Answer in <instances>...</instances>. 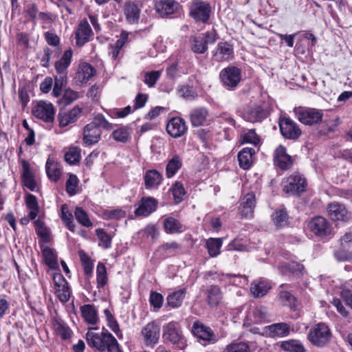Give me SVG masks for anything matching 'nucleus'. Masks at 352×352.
<instances>
[{"label":"nucleus","mask_w":352,"mask_h":352,"mask_svg":"<svg viewBox=\"0 0 352 352\" xmlns=\"http://www.w3.org/2000/svg\"><path fill=\"white\" fill-rule=\"evenodd\" d=\"M171 191L173 192V198L176 204H179L184 199L186 195V190L183 184L179 182H175L172 187Z\"/></svg>","instance_id":"53"},{"label":"nucleus","mask_w":352,"mask_h":352,"mask_svg":"<svg viewBox=\"0 0 352 352\" xmlns=\"http://www.w3.org/2000/svg\"><path fill=\"white\" fill-rule=\"evenodd\" d=\"M327 214L333 221H346L350 218V214L345 206L338 202H332L328 205Z\"/></svg>","instance_id":"20"},{"label":"nucleus","mask_w":352,"mask_h":352,"mask_svg":"<svg viewBox=\"0 0 352 352\" xmlns=\"http://www.w3.org/2000/svg\"><path fill=\"white\" fill-rule=\"evenodd\" d=\"M219 77L223 87L228 90H234L241 80L240 69L234 66H230L222 69Z\"/></svg>","instance_id":"6"},{"label":"nucleus","mask_w":352,"mask_h":352,"mask_svg":"<svg viewBox=\"0 0 352 352\" xmlns=\"http://www.w3.org/2000/svg\"><path fill=\"white\" fill-rule=\"evenodd\" d=\"M211 7L204 1L194 3L190 7V16L196 21L207 23L210 15Z\"/></svg>","instance_id":"11"},{"label":"nucleus","mask_w":352,"mask_h":352,"mask_svg":"<svg viewBox=\"0 0 352 352\" xmlns=\"http://www.w3.org/2000/svg\"><path fill=\"white\" fill-rule=\"evenodd\" d=\"M309 229L317 236H327L331 232V228L327 219L322 217H316L309 223Z\"/></svg>","instance_id":"18"},{"label":"nucleus","mask_w":352,"mask_h":352,"mask_svg":"<svg viewBox=\"0 0 352 352\" xmlns=\"http://www.w3.org/2000/svg\"><path fill=\"white\" fill-rule=\"evenodd\" d=\"M81 316L85 321L90 324H97L100 320L98 311L92 305H84L80 308Z\"/></svg>","instance_id":"30"},{"label":"nucleus","mask_w":352,"mask_h":352,"mask_svg":"<svg viewBox=\"0 0 352 352\" xmlns=\"http://www.w3.org/2000/svg\"><path fill=\"white\" fill-rule=\"evenodd\" d=\"M161 76L160 71L146 72L144 74V82L149 87H153Z\"/></svg>","instance_id":"63"},{"label":"nucleus","mask_w":352,"mask_h":352,"mask_svg":"<svg viewBox=\"0 0 352 352\" xmlns=\"http://www.w3.org/2000/svg\"><path fill=\"white\" fill-rule=\"evenodd\" d=\"M54 283V293L56 297L62 302H66L69 300L71 291L66 279L60 273H55L53 276Z\"/></svg>","instance_id":"9"},{"label":"nucleus","mask_w":352,"mask_h":352,"mask_svg":"<svg viewBox=\"0 0 352 352\" xmlns=\"http://www.w3.org/2000/svg\"><path fill=\"white\" fill-rule=\"evenodd\" d=\"M280 297L286 305L289 306L292 309H296V299L290 292L280 291Z\"/></svg>","instance_id":"64"},{"label":"nucleus","mask_w":352,"mask_h":352,"mask_svg":"<svg viewBox=\"0 0 352 352\" xmlns=\"http://www.w3.org/2000/svg\"><path fill=\"white\" fill-rule=\"evenodd\" d=\"M52 327L55 333L60 336L62 339L67 340L72 337V331L63 320L58 318H54Z\"/></svg>","instance_id":"38"},{"label":"nucleus","mask_w":352,"mask_h":352,"mask_svg":"<svg viewBox=\"0 0 352 352\" xmlns=\"http://www.w3.org/2000/svg\"><path fill=\"white\" fill-rule=\"evenodd\" d=\"M67 75L57 74L54 78V85L52 90V96L58 98L63 94V89L66 87Z\"/></svg>","instance_id":"44"},{"label":"nucleus","mask_w":352,"mask_h":352,"mask_svg":"<svg viewBox=\"0 0 352 352\" xmlns=\"http://www.w3.org/2000/svg\"><path fill=\"white\" fill-rule=\"evenodd\" d=\"M272 221L276 226L283 227L287 224L288 217L285 209L276 210L272 214Z\"/></svg>","instance_id":"54"},{"label":"nucleus","mask_w":352,"mask_h":352,"mask_svg":"<svg viewBox=\"0 0 352 352\" xmlns=\"http://www.w3.org/2000/svg\"><path fill=\"white\" fill-rule=\"evenodd\" d=\"M27 207L30 210L29 213L30 218L34 219L38 215L39 207L36 197L32 194H28L25 197Z\"/></svg>","instance_id":"48"},{"label":"nucleus","mask_w":352,"mask_h":352,"mask_svg":"<svg viewBox=\"0 0 352 352\" xmlns=\"http://www.w3.org/2000/svg\"><path fill=\"white\" fill-rule=\"evenodd\" d=\"M306 181L299 173H293L283 182V190L287 193L299 195L305 191Z\"/></svg>","instance_id":"7"},{"label":"nucleus","mask_w":352,"mask_h":352,"mask_svg":"<svg viewBox=\"0 0 352 352\" xmlns=\"http://www.w3.org/2000/svg\"><path fill=\"white\" fill-rule=\"evenodd\" d=\"M45 263L52 269H56L58 266L57 257L50 247H44L42 250Z\"/></svg>","instance_id":"51"},{"label":"nucleus","mask_w":352,"mask_h":352,"mask_svg":"<svg viewBox=\"0 0 352 352\" xmlns=\"http://www.w3.org/2000/svg\"><path fill=\"white\" fill-rule=\"evenodd\" d=\"M221 245L222 240L220 238H210L206 241L208 254L212 257H215L220 254Z\"/></svg>","instance_id":"46"},{"label":"nucleus","mask_w":352,"mask_h":352,"mask_svg":"<svg viewBox=\"0 0 352 352\" xmlns=\"http://www.w3.org/2000/svg\"><path fill=\"white\" fill-rule=\"evenodd\" d=\"M72 54V50H67L61 58L55 63L54 67L57 74L67 75V69L71 63Z\"/></svg>","instance_id":"34"},{"label":"nucleus","mask_w":352,"mask_h":352,"mask_svg":"<svg viewBox=\"0 0 352 352\" xmlns=\"http://www.w3.org/2000/svg\"><path fill=\"white\" fill-rule=\"evenodd\" d=\"M268 116L267 111L261 105L253 104L248 107L244 111L243 118L245 120L255 123L260 122Z\"/></svg>","instance_id":"15"},{"label":"nucleus","mask_w":352,"mask_h":352,"mask_svg":"<svg viewBox=\"0 0 352 352\" xmlns=\"http://www.w3.org/2000/svg\"><path fill=\"white\" fill-rule=\"evenodd\" d=\"M280 347L287 351L289 352H305L303 345L299 340H289L283 341L280 343Z\"/></svg>","instance_id":"49"},{"label":"nucleus","mask_w":352,"mask_h":352,"mask_svg":"<svg viewBox=\"0 0 352 352\" xmlns=\"http://www.w3.org/2000/svg\"><path fill=\"white\" fill-rule=\"evenodd\" d=\"M302 270L303 266L295 262L282 264L279 266V270L283 274H285L287 272H301Z\"/></svg>","instance_id":"59"},{"label":"nucleus","mask_w":352,"mask_h":352,"mask_svg":"<svg viewBox=\"0 0 352 352\" xmlns=\"http://www.w3.org/2000/svg\"><path fill=\"white\" fill-rule=\"evenodd\" d=\"M265 329L271 338H283L289 334V327L285 322L272 324Z\"/></svg>","instance_id":"31"},{"label":"nucleus","mask_w":352,"mask_h":352,"mask_svg":"<svg viewBox=\"0 0 352 352\" xmlns=\"http://www.w3.org/2000/svg\"><path fill=\"white\" fill-rule=\"evenodd\" d=\"M271 289V285L267 280L260 279L252 283L251 292L254 297L259 298L265 296Z\"/></svg>","instance_id":"35"},{"label":"nucleus","mask_w":352,"mask_h":352,"mask_svg":"<svg viewBox=\"0 0 352 352\" xmlns=\"http://www.w3.org/2000/svg\"><path fill=\"white\" fill-rule=\"evenodd\" d=\"M166 131L174 138L182 136L187 131L185 120L179 117L171 118L166 124Z\"/></svg>","instance_id":"19"},{"label":"nucleus","mask_w":352,"mask_h":352,"mask_svg":"<svg viewBox=\"0 0 352 352\" xmlns=\"http://www.w3.org/2000/svg\"><path fill=\"white\" fill-rule=\"evenodd\" d=\"M164 227L168 233L173 234L182 232V225L178 220L172 217H168L164 219Z\"/></svg>","instance_id":"45"},{"label":"nucleus","mask_w":352,"mask_h":352,"mask_svg":"<svg viewBox=\"0 0 352 352\" xmlns=\"http://www.w3.org/2000/svg\"><path fill=\"white\" fill-rule=\"evenodd\" d=\"M81 150L78 146H71L65 154V160L69 164H76L80 162Z\"/></svg>","instance_id":"50"},{"label":"nucleus","mask_w":352,"mask_h":352,"mask_svg":"<svg viewBox=\"0 0 352 352\" xmlns=\"http://www.w3.org/2000/svg\"><path fill=\"white\" fill-rule=\"evenodd\" d=\"M34 223L36 234L43 241L48 242L50 241V232L48 229L45 226L44 222L41 219H38Z\"/></svg>","instance_id":"56"},{"label":"nucleus","mask_w":352,"mask_h":352,"mask_svg":"<svg viewBox=\"0 0 352 352\" xmlns=\"http://www.w3.org/2000/svg\"><path fill=\"white\" fill-rule=\"evenodd\" d=\"M248 320L256 324L268 322L271 320V314L266 307L256 305L250 307L247 311Z\"/></svg>","instance_id":"12"},{"label":"nucleus","mask_w":352,"mask_h":352,"mask_svg":"<svg viewBox=\"0 0 352 352\" xmlns=\"http://www.w3.org/2000/svg\"><path fill=\"white\" fill-rule=\"evenodd\" d=\"M144 179L146 188L151 189L158 186L161 184L163 177L156 170H148L146 172Z\"/></svg>","instance_id":"39"},{"label":"nucleus","mask_w":352,"mask_h":352,"mask_svg":"<svg viewBox=\"0 0 352 352\" xmlns=\"http://www.w3.org/2000/svg\"><path fill=\"white\" fill-rule=\"evenodd\" d=\"M124 11L127 21L130 23H138L140 19V8L132 1L126 2Z\"/></svg>","instance_id":"32"},{"label":"nucleus","mask_w":352,"mask_h":352,"mask_svg":"<svg viewBox=\"0 0 352 352\" xmlns=\"http://www.w3.org/2000/svg\"><path fill=\"white\" fill-rule=\"evenodd\" d=\"M157 201L153 197H142L138 207L135 210L136 216L146 217L156 210Z\"/></svg>","instance_id":"23"},{"label":"nucleus","mask_w":352,"mask_h":352,"mask_svg":"<svg viewBox=\"0 0 352 352\" xmlns=\"http://www.w3.org/2000/svg\"><path fill=\"white\" fill-rule=\"evenodd\" d=\"M186 294V288H180L177 290L172 292L168 295L166 298L167 304L173 308L180 307L184 299Z\"/></svg>","instance_id":"40"},{"label":"nucleus","mask_w":352,"mask_h":352,"mask_svg":"<svg viewBox=\"0 0 352 352\" xmlns=\"http://www.w3.org/2000/svg\"><path fill=\"white\" fill-rule=\"evenodd\" d=\"M98 327H89L86 333V340L90 347L96 348L100 352H122L116 338L104 327L100 333L93 332Z\"/></svg>","instance_id":"1"},{"label":"nucleus","mask_w":352,"mask_h":352,"mask_svg":"<svg viewBox=\"0 0 352 352\" xmlns=\"http://www.w3.org/2000/svg\"><path fill=\"white\" fill-rule=\"evenodd\" d=\"M281 134L287 139H297L301 134L298 124L288 118H282L279 122Z\"/></svg>","instance_id":"14"},{"label":"nucleus","mask_w":352,"mask_h":352,"mask_svg":"<svg viewBox=\"0 0 352 352\" xmlns=\"http://www.w3.org/2000/svg\"><path fill=\"white\" fill-rule=\"evenodd\" d=\"M256 204L255 195L253 192L248 193L241 201L239 208L241 216L244 217H250L254 212V208Z\"/></svg>","instance_id":"27"},{"label":"nucleus","mask_w":352,"mask_h":352,"mask_svg":"<svg viewBox=\"0 0 352 352\" xmlns=\"http://www.w3.org/2000/svg\"><path fill=\"white\" fill-rule=\"evenodd\" d=\"M331 331L329 327L323 322L313 326L309 331L307 338L314 345L319 347L324 346L331 340Z\"/></svg>","instance_id":"3"},{"label":"nucleus","mask_w":352,"mask_h":352,"mask_svg":"<svg viewBox=\"0 0 352 352\" xmlns=\"http://www.w3.org/2000/svg\"><path fill=\"white\" fill-rule=\"evenodd\" d=\"M89 124L94 125L100 129L102 128L105 130L110 131L113 129V124L110 123L102 114L96 115Z\"/></svg>","instance_id":"55"},{"label":"nucleus","mask_w":352,"mask_h":352,"mask_svg":"<svg viewBox=\"0 0 352 352\" xmlns=\"http://www.w3.org/2000/svg\"><path fill=\"white\" fill-rule=\"evenodd\" d=\"M189 116L193 126H203L207 123L208 111L205 107H197L190 111Z\"/></svg>","instance_id":"29"},{"label":"nucleus","mask_w":352,"mask_h":352,"mask_svg":"<svg viewBox=\"0 0 352 352\" xmlns=\"http://www.w3.org/2000/svg\"><path fill=\"white\" fill-rule=\"evenodd\" d=\"M116 142L126 143L131 139V132L126 126H121L114 129L110 136Z\"/></svg>","instance_id":"42"},{"label":"nucleus","mask_w":352,"mask_h":352,"mask_svg":"<svg viewBox=\"0 0 352 352\" xmlns=\"http://www.w3.org/2000/svg\"><path fill=\"white\" fill-rule=\"evenodd\" d=\"M233 56V47L228 42L219 43L215 51L213 52L212 54L213 59L217 62L228 60L232 58Z\"/></svg>","instance_id":"21"},{"label":"nucleus","mask_w":352,"mask_h":352,"mask_svg":"<svg viewBox=\"0 0 352 352\" xmlns=\"http://www.w3.org/2000/svg\"><path fill=\"white\" fill-rule=\"evenodd\" d=\"M224 352H252V351L248 343L234 342L226 346Z\"/></svg>","instance_id":"52"},{"label":"nucleus","mask_w":352,"mask_h":352,"mask_svg":"<svg viewBox=\"0 0 352 352\" xmlns=\"http://www.w3.org/2000/svg\"><path fill=\"white\" fill-rule=\"evenodd\" d=\"M192 332L195 336L204 341L212 343L217 341L216 336L211 328L198 320L194 322L192 327Z\"/></svg>","instance_id":"17"},{"label":"nucleus","mask_w":352,"mask_h":352,"mask_svg":"<svg viewBox=\"0 0 352 352\" xmlns=\"http://www.w3.org/2000/svg\"><path fill=\"white\" fill-rule=\"evenodd\" d=\"M216 40L217 34L214 30L192 36L190 40L191 50L195 54H204L208 50V45L213 44Z\"/></svg>","instance_id":"5"},{"label":"nucleus","mask_w":352,"mask_h":352,"mask_svg":"<svg viewBox=\"0 0 352 352\" xmlns=\"http://www.w3.org/2000/svg\"><path fill=\"white\" fill-rule=\"evenodd\" d=\"M92 36L93 32L88 21L86 19L81 21L76 31V45L82 46L89 42Z\"/></svg>","instance_id":"22"},{"label":"nucleus","mask_w":352,"mask_h":352,"mask_svg":"<svg viewBox=\"0 0 352 352\" xmlns=\"http://www.w3.org/2000/svg\"><path fill=\"white\" fill-rule=\"evenodd\" d=\"M182 160L178 155H175L170 159L166 168V177L168 178L173 177L182 167Z\"/></svg>","instance_id":"47"},{"label":"nucleus","mask_w":352,"mask_h":352,"mask_svg":"<svg viewBox=\"0 0 352 352\" xmlns=\"http://www.w3.org/2000/svg\"><path fill=\"white\" fill-rule=\"evenodd\" d=\"M296 118L305 125L318 124L322 121L323 112L320 109L298 107L294 109Z\"/></svg>","instance_id":"4"},{"label":"nucleus","mask_w":352,"mask_h":352,"mask_svg":"<svg viewBox=\"0 0 352 352\" xmlns=\"http://www.w3.org/2000/svg\"><path fill=\"white\" fill-rule=\"evenodd\" d=\"M74 215L78 222L83 226L87 228L92 226L93 224L87 213L82 208L77 207L74 211Z\"/></svg>","instance_id":"57"},{"label":"nucleus","mask_w":352,"mask_h":352,"mask_svg":"<svg viewBox=\"0 0 352 352\" xmlns=\"http://www.w3.org/2000/svg\"><path fill=\"white\" fill-rule=\"evenodd\" d=\"M141 334L145 345L153 346L159 341L160 335V325L155 321L150 322L142 328Z\"/></svg>","instance_id":"10"},{"label":"nucleus","mask_w":352,"mask_h":352,"mask_svg":"<svg viewBox=\"0 0 352 352\" xmlns=\"http://www.w3.org/2000/svg\"><path fill=\"white\" fill-rule=\"evenodd\" d=\"M178 95L186 100H193L197 97L195 91L188 85L182 86L178 89Z\"/></svg>","instance_id":"62"},{"label":"nucleus","mask_w":352,"mask_h":352,"mask_svg":"<svg viewBox=\"0 0 352 352\" xmlns=\"http://www.w3.org/2000/svg\"><path fill=\"white\" fill-rule=\"evenodd\" d=\"M96 74L95 69L89 63H82L79 65L76 78L80 82H87Z\"/></svg>","instance_id":"37"},{"label":"nucleus","mask_w":352,"mask_h":352,"mask_svg":"<svg viewBox=\"0 0 352 352\" xmlns=\"http://www.w3.org/2000/svg\"><path fill=\"white\" fill-rule=\"evenodd\" d=\"M104 314L107 321V326L117 335L120 332L119 324L115 318V317L112 315L111 311L106 309L104 311Z\"/></svg>","instance_id":"61"},{"label":"nucleus","mask_w":352,"mask_h":352,"mask_svg":"<svg viewBox=\"0 0 352 352\" xmlns=\"http://www.w3.org/2000/svg\"><path fill=\"white\" fill-rule=\"evenodd\" d=\"M46 173L48 177L53 182H57L61 175V169L58 162L48 158L46 162Z\"/></svg>","instance_id":"41"},{"label":"nucleus","mask_w":352,"mask_h":352,"mask_svg":"<svg viewBox=\"0 0 352 352\" xmlns=\"http://www.w3.org/2000/svg\"><path fill=\"white\" fill-rule=\"evenodd\" d=\"M101 135V130L89 123L84 127L82 141L86 145H93L99 142Z\"/></svg>","instance_id":"24"},{"label":"nucleus","mask_w":352,"mask_h":352,"mask_svg":"<svg viewBox=\"0 0 352 352\" xmlns=\"http://www.w3.org/2000/svg\"><path fill=\"white\" fill-rule=\"evenodd\" d=\"M80 113V110L78 108H74L67 112L59 113L58 118L60 126L65 127L68 126L69 124L75 122Z\"/></svg>","instance_id":"36"},{"label":"nucleus","mask_w":352,"mask_h":352,"mask_svg":"<svg viewBox=\"0 0 352 352\" xmlns=\"http://www.w3.org/2000/svg\"><path fill=\"white\" fill-rule=\"evenodd\" d=\"M96 275H97V283H98V287H104L107 282V271H106V267L105 265L102 263H99L97 265V270H96Z\"/></svg>","instance_id":"58"},{"label":"nucleus","mask_w":352,"mask_h":352,"mask_svg":"<svg viewBox=\"0 0 352 352\" xmlns=\"http://www.w3.org/2000/svg\"><path fill=\"white\" fill-rule=\"evenodd\" d=\"M32 113L36 118L47 123H51L54 120L55 109L49 102L39 101L34 107Z\"/></svg>","instance_id":"8"},{"label":"nucleus","mask_w":352,"mask_h":352,"mask_svg":"<svg viewBox=\"0 0 352 352\" xmlns=\"http://www.w3.org/2000/svg\"><path fill=\"white\" fill-rule=\"evenodd\" d=\"M179 8V3L174 0H158L155 1V9L162 16L175 13Z\"/></svg>","instance_id":"25"},{"label":"nucleus","mask_w":352,"mask_h":352,"mask_svg":"<svg viewBox=\"0 0 352 352\" xmlns=\"http://www.w3.org/2000/svg\"><path fill=\"white\" fill-rule=\"evenodd\" d=\"M95 232L99 241L98 245L104 250L109 249L111 247L113 236L102 228H97Z\"/></svg>","instance_id":"43"},{"label":"nucleus","mask_w":352,"mask_h":352,"mask_svg":"<svg viewBox=\"0 0 352 352\" xmlns=\"http://www.w3.org/2000/svg\"><path fill=\"white\" fill-rule=\"evenodd\" d=\"M254 154L255 151L252 148L245 147L243 148L238 153V160L240 167L244 170L250 168L252 164V158Z\"/></svg>","instance_id":"33"},{"label":"nucleus","mask_w":352,"mask_h":352,"mask_svg":"<svg viewBox=\"0 0 352 352\" xmlns=\"http://www.w3.org/2000/svg\"><path fill=\"white\" fill-rule=\"evenodd\" d=\"M206 299L210 307H217L223 300V292L221 288L216 285H210L206 290Z\"/></svg>","instance_id":"26"},{"label":"nucleus","mask_w":352,"mask_h":352,"mask_svg":"<svg viewBox=\"0 0 352 352\" xmlns=\"http://www.w3.org/2000/svg\"><path fill=\"white\" fill-rule=\"evenodd\" d=\"M208 276H212L213 280H218L224 287H226L228 285L239 286L240 285L245 284L247 282L246 277L241 274H218L214 272L209 273Z\"/></svg>","instance_id":"13"},{"label":"nucleus","mask_w":352,"mask_h":352,"mask_svg":"<svg viewBox=\"0 0 352 352\" xmlns=\"http://www.w3.org/2000/svg\"><path fill=\"white\" fill-rule=\"evenodd\" d=\"M78 179L76 175L70 174L66 182V191L69 196H74L77 193Z\"/></svg>","instance_id":"60"},{"label":"nucleus","mask_w":352,"mask_h":352,"mask_svg":"<svg viewBox=\"0 0 352 352\" xmlns=\"http://www.w3.org/2000/svg\"><path fill=\"white\" fill-rule=\"evenodd\" d=\"M274 165L281 170H288L293 165L292 157L287 154L286 148L279 145L274 153Z\"/></svg>","instance_id":"16"},{"label":"nucleus","mask_w":352,"mask_h":352,"mask_svg":"<svg viewBox=\"0 0 352 352\" xmlns=\"http://www.w3.org/2000/svg\"><path fill=\"white\" fill-rule=\"evenodd\" d=\"M164 344H171L176 349L183 350L187 346V340L180 324L175 321L165 324L162 327Z\"/></svg>","instance_id":"2"},{"label":"nucleus","mask_w":352,"mask_h":352,"mask_svg":"<svg viewBox=\"0 0 352 352\" xmlns=\"http://www.w3.org/2000/svg\"><path fill=\"white\" fill-rule=\"evenodd\" d=\"M21 175L24 186L32 191L35 190L36 182L31 171L30 164L25 160H21Z\"/></svg>","instance_id":"28"}]
</instances>
